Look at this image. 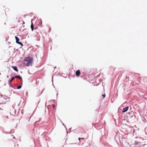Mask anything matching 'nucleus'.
I'll list each match as a JSON object with an SVG mask.
<instances>
[{
    "label": "nucleus",
    "mask_w": 147,
    "mask_h": 147,
    "mask_svg": "<svg viewBox=\"0 0 147 147\" xmlns=\"http://www.w3.org/2000/svg\"><path fill=\"white\" fill-rule=\"evenodd\" d=\"M33 58L30 57L25 58L24 61L25 62H26V65L27 66L30 65H32L33 63Z\"/></svg>",
    "instance_id": "1"
},
{
    "label": "nucleus",
    "mask_w": 147,
    "mask_h": 147,
    "mask_svg": "<svg viewBox=\"0 0 147 147\" xmlns=\"http://www.w3.org/2000/svg\"><path fill=\"white\" fill-rule=\"evenodd\" d=\"M15 38L16 39V42L17 43L22 46L23 45V44H22V43L21 42H19V38L16 36H15Z\"/></svg>",
    "instance_id": "2"
},
{
    "label": "nucleus",
    "mask_w": 147,
    "mask_h": 147,
    "mask_svg": "<svg viewBox=\"0 0 147 147\" xmlns=\"http://www.w3.org/2000/svg\"><path fill=\"white\" fill-rule=\"evenodd\" d=\"M129 108L128 107H127L125 108H123V111H122V113H124L126 112L128 110Z\"/></svg>",
    "instance_id": "3"
},
{
    "label": "nucleus",
    "mask_w": 147,
    "mask_h": 147,
    "mask_svg": "<svg viewBox=\"0 0 147 147\" xmlns=\"http://www.w3.org/2000/svg\"><path fill=\"white\" fill-rule=\"evenodd\" d=\"M80 74V70H77L76 72V75L77 76H78Z\"/></svg>",
    "instance_id": "4"
},
{
    "label": "nucleus",
    "mask_w": 147,
    "mask_h": 147,
    "mask_svg": "<svg viewBox=\"0 0 147 147\" xmlns=\"http://www.w3.org/2000/svg\"><path fill=\"white\" fill-rule=\"evenodd\" d=\"M31 28L32 31H33L34 29V26L33 23L32 22V21H31Z\"/></svg>",
    "instance_id": "5"
},
{
    "label": "nucleus",
    "mask_w": 147,
    "mask_h": 147,
    "mask_svg": "<svg viewBox=\"0 0 147 147\" xmlns=\"http://www.w3.org/2000/svg\"><path fill=\"white\" fill-rule=\"evenodd\" d=\"M12 67L15 71H18V70L17 69V67H16L13 66H12Z\"/></svg>",
    "instance_id": "6"
},
{
    "label": "nucleus",
    "mask_w": 147,
    "mask_h": 147,
    "mask_svg": "<svg viewBox=\"0 0 147 147\" xmlns=\"http://www.w3.org/2000/svg\"><path fill=\"white\" fill-rule=\"evenodd\" d=\"M15 77H12V78L11 79V80H10L9 81V84H11V82H12L13 80H14V79H15Z\"/></svg>",
    "instance_id": "7"
},
{
    "label": "nucleus",
    "mask_w": 147,
    "mask_h": 147,
    "mask_svg": "<svg viewBox=\"0 0 147 147\" xmlns=\"http://www.w3.org/2000/svg\"><path fill=\"white\" fill-rule=\"evenodd\" d=\"M15 77V78H18L20 80H22L21 77L20 76H16Z\"/></svg>",
    "instance_id": "8"
},
{
    "label": "nucleus",
    "mask_w": 147,
    "mask_h": 147,
    "mask_svg": "<svg viewBox=\"0 0 147 147\" xmlns=\"http://www.w3.org/2000/svg\"><path fill=\"white\" fill-rule=\"evenodd\" d=\"M21 87H22L21 86H18L17 87V89H20V88H21Z\"/></svg>",
    "instance_id": "9"
},
{
    "label": "nucleus",
    "mask_w": 147,
    "mask_h": 147,
    "mask_svg": "<svg viewBox=\"0 0 147 147\" xmlns=\"http://www.w3.org/2000/svg\"><path fill=\"white\" fill-rule=\"evenodd\" d=\"M52 105H53V109H55V105L54 104H52Z\"/></svg>",
    "instance_id": "10"
},
{
    "label": "nucleus",
    "mask_w": 147,
    "mask_h": 147,
    "mask_svg": "<svg viewBox=\"0 0 147 147\" xmlns=\"http://www.w3.org/2000/svg\"><path fill=\"white\" fill-rule=\"evenodd\" d=\"M102 96L103 97V98H104L105 96V94H102Z\"/></svg>",
    "instance_id": "11"
},
{
    "label": "nucleus",
    "mask_w": 147,
    "mask_h": 147,
    "mask_svg": "<svg viewBox=\"0 0 147 147\" xmlns=\"http://www.w3.org/2000/svg\"><path fill=\"white\" fill-rule=\"evenodd\" d=\"M80 139H81V138H78V140H79V141H80Z\"/></svg>",
    "instance_id": "12"
},
{
    "label": "nucleus",
    "mask_w": 147,
    "mask_h": 147,
    "mask_svg": "<svg viewBox=\"0 0 147 147\" xmlns=\"http://www.w3.org/2000/svg\"><path fill=\"white\" fill-rule=\"evenodd\" d=\"M81 139L84 140V138H81Z\"/></svg>",
    "instance_id": "13"
},
{
    "label": "nucleus",
    "mask_w": 147,
    "mask_h": 147,
    "mask_svg": "<svg viewBox=\"0 0 147 147\" xmlns=\"http://www.w3.org/2000/svg\"><path fill=\"white\" fill-rule=\"evenodd\" d=\"M1 73L0 72V75H1Z\"/></svg>",
    "instance_id": "14"
}]
</instances>
